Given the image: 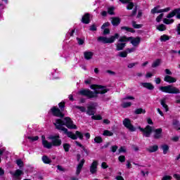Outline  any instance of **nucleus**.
<instances>
[{
    "instance_id": "1",
    "label": "nucleus",
    "mask_w": 180,
    "mask_h": 180,
    "mask_svg": "<svg viewBox=\"0 0 180 180\" xmlns=\"http://www.w3.org/2000/svg\"><path fill=\"white\" fill-rule=\"evenodd\" d=\"M53 124L56 126V129H58V130H62V131H64L65 134H66V136H68V137H69L70 139H72V140H77L78 137L80 140H82L84 139V135L79 131H77L75 134L71 131H68V129H74L75 130H77V125L74 124L72 120H71V118L68 117H65L63 120H61L60 119L56 120L53 122ZM63 126H66L68 129Z\"/></svg>"
},
{
    "instance_id": "2",
    "label": "nucleus",
    "mask_w": 180,
    "mask_h": 180,
    "mask_svg": "<svg viewBox=\"0 0 180 180\" xmlns=\"http://www.w3.org/2000/svg\"><path fill=\"white\" fill-rule=\"evenodd\" d=\"M91 89H94V92L89 90H82L79 91L80 95L87 96V98H98V94H106L109 89H107L105 86H102L96 84H92L90 86Z\"/></svg>"
},
{
    "instance_id": "3",
    "label": "nucleus",
    "mask_w": 180,
    "mask_h": 180,
    "mask_svg": "<svg viewBox=\"0 0 180 180\" xmlns=\"http://www.w3.org/2000/svg\"><path fill=\"white\" fill-rule=\"evenodd\" d=\"M48 140H51V143L49 142V141L46 140V136L44 135L41 136V141L42 146H44V148H48L50 150L51 147H60L61 146V139H60V135H50L48 136Z\"/></svg>"
},
{
    "instance_id": "4",
    "label": "nucleus",
    "mask_w": 180,
    "mask_h": 180,
    "mask_svg": "<svg viewBox=\"0 0 180 180\" xmlns=\"http://www.w3.org/2000/svg\"><path fill=\"white\" fill-rule=\"evenodd\" d=\"M174 16H176L177 19H180V8H176L169 13L167 16V18L163 19V23H165V25L174 23V19L171 18H174Z\"/></svg>"
},
{
    "instance_id": "5",
    "label": "nucleus",
    "mask_w": 180,
    "mask_h": 180,
    "mask_svg": "<svg viewBox=\"0 0 180 180\" xmlns=\"http://www.w3.org/2000/svg\"><path fill=\"white\" fill-rule=\"evenodd\" d=\"M97 106L96 103H91L88 105L87 107V115H89V116H92L91 119L94 120H101L102 117L100 115H95V108Z\"/></svg>"
},
{
    "instance_id": "6",
    "label": "nucleus",
    "mask_w": 180,
    "mask_h": 180,
    "mask_svg": "<svg viewBox=\"0 0 180 180\" xmlns=\"http://www.w3.org/2000/svg\"><path fill=\"white\" fill-rule=\"evenodd\" d=\"M116 39H119V34H115L114 36H111L108 38L106 37H98L97 40L100 43H103L104 44H110L112 43H115V40Z\"/></svg>"
},
{
    "instance_id": "7",
    "label": "nucleus",
    "mask_w": 180,
    "mask_h": 180,
    "mask_svg": "<svg viewBox=\"0 0 180 180\" xmlns=\"http://www.w3.org/2000/svg\"><path fill=\"white\" fill-rule=\"evenodd\" d=\"M120 41H131V44L134 47H136L140 44L141 39L140 37H121L120 38Z\"/></svg>"
},
{
    "instance_id": "8",
    "label": "nucleus",
    "mask_w": 180,
    "mask_h": 180,
    "mask_svg": "<svg viewBox=\"0 0 180 180\" xmlns=\"http://www.w3.org/2000/svg\"><path fill=\"white\" fill-rule=\"evenodd\" d=\"M160 91L166 94H179V89L171 85L160 86Z\"/></svg>"
},
{
    "instance_id": "9",
    "label": "nucleus",
    "mask_w": 180,
    "mask_h": 180,
    "mask_svg": "<svg viewBox=\"0 0 180 180\" xmlns=\"http://www.w3.org/2000/svg\"><path fill=\"white\" fill-rule=\"evenodd\" d=\"M138 129L142 131L145 137H150V136H151V133H153V127L150 125H147L145 129L141 128V127H139Z\"/></svg>"
},
{
    "instance_id": "10",
    "label": "nucleus",
    "mask_w": 180,
    "mask_h": 180,
    "mask_svg": "<svg viewBox=\"0 0 180 180\" xmlns=\"http://www.w3.org/2000/svg\"><path fill=\"white\" fill-rule=\"evenodd\" d=\"M123 124L129 131H136V128L131 124V121L129 119L125 118L123 121Z\"/></svg>"
},
{
    "instance_id": "11",
    "label": "nucleus",
    "mask_w": 180,
    "mask_h": 180,
    "mask_svg": "<svg viewBox=\"0 0 180 180\" xmlns=\"http://www.w3.org/2000/svg\"><path fill=\"white\" fill-rule=\"evenodd\" d=\"M51 112L53 116H56L57 117H64V114L61 113V110L57 107H53L51 109Z\"/></svg>"
},
{
    "instance_id": "12",
    "label": "nucleus",
    "mask_w": 180,
    "mask_h": 180,
    "mask_svg": "<svg viewBox=\"0 0 180 180\" xmlns=\"http://www.w3.org/2000/svg\"><path fill=\"white\" fill-rule=\"evenodd\" d=\"M99 165L98 160H94L90 165V172L91 174H96L98 172V165Z\"/></svg>"
},
{
    "instance_id": "13",
    "label": "nucleus",
    "mask_w": 180,
    "mask_h": 180,
    "mask_svg": "<svg viewBox=\"0 0 180 180\" xmlns=\"http://www.w3.org/2000/svg\"><path fill=\"white\" fill-rule=\"evenodd\" d=\"M164 81L169 84H174L176 82V78L171 77L170 75H166L164 78Z\"/></svg>"
},
{
    "instance_id": "14",
    "label": "nucleus",
    "mask_w": 180,
    "mask_h": 180,
    "mask_svg": "<svg viewBox=\"0 0 180 180\" xmlns=\"http://www.w3.org/2000/svg\"><path fill=\"white\" fill-rule=\"evenodd\" d=\"M84 164H85V160L82 159L77 167L76 174L79 175L81 174Z\"/></svg>"
},
{
    "instance_id": "15",
    "label": "nucleus",
    "mask_w": 180,
    "mask_h": 180,
    "mask_svg": "<svg viewBox=\"0 0 180 180\" xmlns=\"http://www.w3.org/2000/svg\"><path fill=\"white\" fill-rule=\"evenodd\" d=\"M15 180H20V175H23V171L20 169L15 170V172L12 174Z\"/></svg>"
},
{
    "instance_id": "16",
    "label": "nucleus",
    "mask_w": 180,
    "mask_h": 180,
    "mask_svg": "<svg viewBox=\"0 0 180 180\" xmlns=\"http://www.w3.org/2000/svg\"><path fill=\"white\" fill-rule=\"evenodd\" d=\"M126 42L127 41H120L117 44V51H120L121 50H123L124 47H126Z\"/></svg>"
},
{
    "instance_id": "17",
    "label": "nucleus",
    "mask_w": 180,
    "mask_h": 180,
    "mask_svg": "<svg viewBox=\"0 0 180 180\" xmlns=\"http://www.w3.org/2000/svg\"><path fill=\"white\" fill-rule=\"evenodd\" d=\"M154 137L155 139H161V136H162V129L159 128L156 129L154 131Z\"/></svg>"
},
{
    "instance_id": "18",
    "label": "nucleus",
    "mask_w": 180,
    "mask_h": 180,
    "mask_svg": "<svg viewBox=\"0 0 180 180\" xmlns=\"http://www.w3.org/2000/svg\"><path fill=\"white\" fill-rule=\"evenodd\" d=\"M142 86L143 88H146V89H149L150 91L154 89V86L151 83H142Z\"/></svg>"
},
{
    "instance_id": "19",
    "label": "nucleus",
    "mask_w": 180,
    "mask_h": 180,
    "mask_svg": "<svg viewBox=\"0 0 180 180\" xmlns=\"http://www.w3.org/2000/svg\"><path fill=\"white\" fill-rule=\"evenodd\" d=\"M112 22V25L113 26H117V25H119L120 23V18L115 17V18H112L111 20Z\"/></svg>"
},
{
    "instance_id": "20",
    "label": "nucleus",
    "mask_w": 180,
    "mask_h": 180,
    "mask_svg": "<svg viewBox=\"0 0 180 180\" xmlns=\"http://www.w3.org/2000/svg\"><path fill=\"white\" fill-rule=\"evenodd\" d=\"M82 22L83 23H86L88 24L89 23V13H86L82 18Z\"/></svg>"
},
{
    "instance_id": "21",
    "label": "nucleus",
    "mask_w": 180,
    "mask_h": 180,
    "mask_svg": "<svg viewBox=\"0 0 180 180\" xmlns=\"http://www.w3.org/2000/svg\"><path fill=\"white\" fill-rule=\"evenodd\" d=\"M93 56H94V53L91 51L84 52V58H86V60H91Z\"/></svg>"
},
{
    "instance_id": "22",
    "label": "nucleus",
    "mask_w": 180,
    "mask_h": 180,
    "mask_svg": "<svg viewBox=\"0 0 180 180\" xmlns=\"http://www.w3.org/2000/svg\"><path fill=\"white\" fill-rule=\"evenodd\" d=\"M158 150V146L157 145L152 146L148 148V151H149V153H155Z\"/></svg>"
},
{
    "instance_id": "23",
    "label": "nucleus",
    "mask_w": 180,
    "mask_h": 180,
    "mask_svg": "<svg viewBox=\"0 0 180 180\" xmlns=\"http://www.w3.org/2000/svg\"><path fill=\"white\" fill-rule=\"evenodd\" d=\"M150 12L151 13H153V15H155V13H161V9H160V6L154 7Z\"/></svg>"
},
{
    "instance_id": "24",
    "label": "nucleus",
    "mask_w": 180,
    "mask_h": 180,
    "mask_svg": "<svg viewBox=\"0 0 180 180\" xmlns=\"http://www.w3.org/2000/svg\"><path fill=\"white\" fill-rule=\"evenodd\" d=\"M161 148L163 151V154L165 155V154H167L168 150H169V146L167 144H163L162 145Z\"/></svg>"
},
{
    "instance_id": "25",
    "label": "nucleus",
    "mask_w": 180,
    "mask_h": 180,
    "mask_svg": "<svg viewBox=\"0 0 180 180\" xmlns=\"http://www.w3.org/2000/svg\"><path fill=\"white\" fill-rule=\"evenodd\" d=\"M160 103L165 110V112H168V105L165 103V98H163L161 100Z\"/></svg>"
},
{
    "instance_id": "26",
    "label": "nucleus",
    "mask_w": 180,
    "mask_h": 180,
    "mask_svg": "<svg viewBox=\"0 0 180 180\" xmlns=\"http://www.w3.org/2000/svg\"><path fill=\"white\" fill-rule=\"evenodd\" d=\"M134 113L136 115H141V113L144 114V113H146V110H144L143 108H138V109L135 110Z\"/></svg>"
},
{
    "instance_id": "27",
    "label": "nucleus",
    "mask_w": 180,
    "mask_h": 180,
    "mask_svg": "<svg viewBox=\"0 0 180 180\" xmlns=\"http://www.w3.org/2000/svg\"><path fill=\"white\" fill-rule=\"evenodd\" d=\"M157 29L160 32H164V30H167V27L164 24H161L157 26Z\"/></svg>"
},
{
    "instance_id": "28",
    "label": "nucleus",
    "mask_w": 180,
    "mask_h": 180,
    "mask_svg": "<svg viewBox=\"0 0 180 180\" xmlns=\"http://www.w3.org/2000/svg\"><path fill=\"white\" fill-rule=\"evenodd\" d=\"M160 64H161V60L160 59H158L153 62V63L152 64V67L153 68H155L158 67Z\"/></svg>"
},
{
    "instance_id": "29",
    "label": "nucleus",
    "mask_w": 180,
    "mask_h": 180,
    "mask_svg": "<svg viewBox=\"0 0 180 180\" xmlns=\"http://www.w3.org/2000/svg\"><path fill=\"white\" fill-rule=\"evenodd\" d=\"M42 161L44 164H50V162H51V160H50L47 156H43Z\"/></svg>"
},
{
    "instance_id": "30",
    "label": "nucleus",
    "mask_w": 180,
    "mask_h": 180,
    "mask_svg": "<svg viewBox=\"0 0 180 180\" xmlns=\"http://www.w3.org/2000/svg\"><path fill=\"white\" fill-rule=\"evenodd\" d=\"M103 136H107L108 137H111V136H113V132L109 130H104L103 133Z\"/></svg>"
},
{
    "instance_id": "31",
    "label": "nucleus",
    "mask_w": 180,
    "mask_h": 180,
    "mask_svg": "<svg viewBox=\"0 0 180 180\" xmlns=\"http://www.w3.org/2000/svg\"><path fill=\"white\" fill-rule=\"evenodd\" d=\"M63 146L65 153H68V151H70V148H71V145H70L69 143H63Z\"/></svg>"
},
{
    "instance_id": "32",
    "label": "nucleus",
    "mask_w": 180,
    "mask_h": 180,
    "mask_svg": "<svg viewBox=\"0 0 180 180\" xmlns=\"http://www.w3.org/2000/svg\"><path fill=\"white\" fill-rule=\"evenodd\" d=\"M122 30H126L127 32H130L131 33H134V30L129 27H122Z\"/></svg>"
},
{
    "instance_id": "33",
    "label": "nucleus",
    "mask_w": 180,
    "mask_h": 180,
    "mask_svg": "<svg viewBox=\"0 0 180 180\" xmlns=\"http://www.w3.org/2000/svg\"><path fill=\"white\" fill-rule=\"evenodd\" d=\"M160 40L162 41H167V40H169V37L167 34H163L160 37Z\"/></svg>"
},
{
    "instance_id": "34",
    "label": "nucleus",
    "mask_w": 180,
    "mask_h": 180,
    "mask_svg": "<svg viewBox=\"0 0 180 180\" xmlns=\"http://www.w3.org/2000/svg\"><path fill=\"white\" fill-rule=\"evenodd\" d=\"M122 106L124 108H130V106H131V102H123Z\"/></svg>"
},
{
    "instance_id": "35",
    "label": "nucleus",
    "mask_w": 180,
    "mask_h": 180,
    "mask_svg": "<svg viewBox=\"0 0 180 180\" xmlns=\"http://www.w3.org/2000/svg\"><path fill=\"white\" fill-rule=\"evenodd\" d=\"M132 26L134 29H141L143 27V25L136 24V22H132Z\"/></svg>"
},
{
    "instance_id": "36",
    "label": "nucleus",
    "mask_w": 180,
    "mask_h": 180,
    "mask_svg": "<svg viewBox=\"0 0 180 180\" xmlns=\"http://www.w3.org/2000/svg\"><path fill=\"white\" fill-rule=\"evenodd\" d=\"M94 141H95V143H102V141H103V140L102 139V137H101V136H96L94 138Z\"/></svg>"
},
{
    "instance_id": "37",
    "label": "nucleus",
    "mask_w": 180,
    "mask_h": 180,
    "mask_svg": "<svg viewBox=\"0 0 180 180\" xmlns=\"http://www.w3.org/2000/svg\"><path fill=\"white\" fill-rule=\"evenodd\" d=\"M108 12L110 15H115V8L113 6L109 7Z\"/></svg>"
},
{
    "instance_id": "38",
    "label": "nucleus",
    "mask_w": 180,
    "mask_h": 180,
    "mask_svg": "<svg viewBox=\"0 0 180 180\" xmlns=\"http://www.w3.org/2000/svg\"><path fill=\"white\" fill-rule=\"evenodd\" d=\"M15 162L20 168H22V167H23V161H22V160L18 159L15 161Z\"/></svg>"
},
{
    "instance_id": "39",
    "label": "nucleus",
    "mask_w": 180,
    "mask_h": 180,
    "mask_svg": "<svg viewBox=\"0 0 180 180\" xmlns=\"http://www.w3.org/2000/svg\"><path fill=\"white\" fill-rule=\"evenodd\" d=\"M92 81H94V78L92 77H89L87 79H86L84 81V83L86 84V85H90V84H92Z\"/></svg>"
},
{
    "instance_id": "40",
    "label": "nucleus",
    "mask_w": 180,
    "mask_h": 180,
    "mask_svg": "<svg viewBox=\"0 0 180 180\" xmlns=\"http://www.w3.org/2000/svg\"><path fill=\"white\" fill-rule=\"evenodd\" d=\"M28 140H30V141H37V140H39V136H28Z\"/></svg>"
},
{
    "instance_id": "41",
    "label": "nucleus",
    "mask_w": 180,
    "mask_h": 180,
    "mask_svg": "<svg viewBox=\"0 0 180 180\" xmlns=\"http://www.w3.org/2000/svg\"><path fill=\"white\" fill-rule=\"evenodd\" d=\"M75 108H76V109H79L81 112H86V108H85V107L76 105Z\"/></svg>"
},
{
    "instance_id": "42",
    "label": "nucleus",
    "mask_w": 180,
    "mask_h": 180,
    "mask_svg": "<svg viewBox=\"0 0 180 180\" xmlns=\"http://www.w3.org/2000/svg\"><path fill=\"white\" fill-rule=\"evenodd\" d=\"M120 57L126 58L127 57V52L126 51H121L119 53Z\"/></svg>"
},
{
    "instance_id": "43",
    "label": "nucleus",
    "mask_w": 180,
    "mask_h": 180,
    "mask_svg": "<svg viewBox=\"0 0 180 180\" xmlns=\"http://www.w3.org/2000/svg\"><path fill=\"white\" fill-rule=\"evenodd\" d=\"M134 6V4H133V2H129L128 5L127 6V9H128L129 11L133 9V7Z\"/></svg>"
},
{
    "instance_id": "44",
    "label": "nucleus",
    "mask_w": 180,
    "mask_h": 180,
    "mask_svg": "<svg viewBox=\"0 0 180 180\" xmlns=\"http://www.w3.org/2000/svg\"><path fill=\"white\" fill-rule=\"evenodd\" d=\"M171 179H172V176L169 175H165L163 176L161 180H171Z\"/></svg>"
},
{
    "instance_id": "45",
    "label": "nucleus",
    "mask_w": 180,
    "mask_h": 180,
    "mask_svg": "<svg viewBox=\"0 0 180 180\" xmlns=\"http://www.w3.org/2000/svg\"><path fill=\"white\" fill-rule=\"evenodd\" d=\"M163 16H164V14H163V13L160 14V15L156 18V21L158 22H161V20L162 19Z\"/></svg>"
},
{
    "instance_id": "46",
    "label": "nucleus",
    "mask_w": 180,
    "mask_h": 180,
    "mask_svg": "<svg viewBox=\"0 0 180 180\" xmlns=\"http://www.w3.org/2000/svg\"><path fill=\"white\" fill-rule=\"evenodd\" d=\"M134 97L131 96H127L123 98V101L129 100V101H134Z\"/></svg>"
},
{
    "instance_id": "47",
    "label": "nucleus",
    "mask_w": 180,
    "mask_h": 180,
    "mask_svg": "<svg viewBox=\"0 0 180 180\" xmlns=\"http://www.w3.org/2000/svg\"><path fill=\"white\" fill-rule=\"evenodd\" d=\"M101 168H103V169H106V168H109V165H108V164L105 162L101 163Z\"/></svg>"
},
{
    "instance_id": "48",
    "label": "nucleus",
    "mask_w": 180,
    "mask_h": 180,
    "mask_svg": "<svg viewBox=\"0 0 180 180\" xmlns=\"http://www.w3.org/2000/svg\"><path fill=\"white\" fill-rule=\"evenodd\" d=\"M118 160L120 162H124V161H126V158L124 155H121L118 158Z\"/></svg>"
},
{
    "instance_id": "49",
    "label": "nucleus",
    "mask_w": 180,
    "mask_h": 180,
    "mask_svg": "<svg viewBox=\"0 0 180 180\" xmlns=\"http://www.w3.org/2000/svg\"><path fill=\"white\" fill-rule=\"evenodd\" d=\"M77 41L78 44H79L80 46H82V44H84V39L81 38H77Z\"/></svg>"
},
{
    "instance_id": "50",
    "label": "nucleus",
    "mask_w": 180,
    "mask_h": 180,
    "mask_svg": "<svg viewBox=\"0 0 180 180\" xmlns=\"http://www.w3.org/2000/svg\"><path fill=\"white\" fill-rule=\"evenodd\" d=\"M137 64H139V63H137V62L129 63L128 65V68H133V67H135V65H137Z\"/></svg>"
},
{
    "instance_id": "51",
    "label": "nucleus",
    "mask_w": 180,
    "mask_h": 180,
    "mask_svg": "<svg viewBox=\"0 0 180 180\" xmlns=\"http://www.w3.org/2000/svg\"><path fill=\"white\" fill-rule=\"evenodd\" d=\"M118 151L119 154H120V153H126V148L124 146H122Z\"/></svg>"
},
{
    "instance_id": "52",
    "label": "nucleus",
    "mask_w": 180,
    "mask_h": 180,
    "mask_svg": "<svg viewBox=\"0 0 180 180\" xmlns=\"http://www.w3.org/2000/svg\"><path fill=\"white\" fill-rule=\"evenodd\" d=\"M110 25L109 22H105L101 26V29H107L106 27H109Z\"/></svg>"
},
{
    "instance_id": "53",
    "label": "nucleus",
    "mask_w": 180,
    "mask_h": 180,
    "mask_svg": "<svg viewBox=\"0 0 180 180\" xmlns=\"http://www.w3.org/2000/svg\"><path fill=\"white\" fill-rule=\"evenodd\" d=\"M59 108H60L61 110L64 109V107L65 106V103L61 102L58 104Z\"/></svg>"
},
{
    "instance_id": "54",
    "label": "nucleus",
    "mask_w": 180,
    "mask_h": 180,
    "mask_svg": "<svg viewBox=\"0 0 180 180\" xmlns=\"http://www.w3.org/2000/svg\"><path fill=\"white\" fill-rule=\"evenodd\" d=\"M173 178L176 180H180V174H173Z\"/></svg>"
},
{
    "instance_id": "55",
    "label": "nucleus",
    "mask_w": 180,
    "mask_h": 180,
    "mask_svg": "<svg viewBox=\"0 0 180 180\" xmlns=\"http://www.w3.org/2000/svg\"><path fill=\"white\" fill-rule=\"evenodd\" d=\"M136 51V49L134 48H131V49H127L126 50L127 53H133Z\"/></svg>"
},
{
    "instance_id": "56",
    "label": "nucleus",
    "mask_w": 180,
    "mask_h": 180,
    "mask_svg": "<svg viewBox=\"0 0 180 180\" xmlns=\"http://www.w3.org/2000/svg\"><path fill=\"white\" fill-rule=\"evenodd\" d=\"M103 30H103V34H109V33H110V31L109 30V29L105 28Z\"/></svg>"
},
{
    "instance_id": "57",
    "label": "nucleus",
    "mask_w": 180,
    "mask_h": 180,
    "mask_svg": "<svg viewBox=\"0 0 180 180\" xmlns=\"http://www.w3.org/2000/svg\"><path fill=\"white\" fill-rule=\"evenodd\" d=\"M117 150V146H114L111 147V151L112 153H116V151Z\"/></svg>"
},
{
    "instance_id": "58",
    "label": "nucleus",
    "mask_w": 180,
    "mask_h": 180,
    "mask_svg": "<svg viewBox=\"0 0 180 180\" xmlns=\"http://www.w3.org/2000/svg\"><path fill=\"white\" fill-rule=\"evenodd\" d=\"M169 11H171V8L167 7L165 9H161V13H162V12H169Z\"/></svg>"
},
{
    "instance_id": "59",
    "label": "nucleus",
    "mask_w": 180,
    "mask_h": 180,
    "mask_svg": "<svg viewBox=\"0 0 180 180\" xmlns=\"http://www.w3.org/2000/svg\"><path fill=\"white\" fill-rule=\"evenodd\" d=\"M165 74H167V75H172V72H171V70H169V69H166L165 70Z\"/></svg>"
},
{
    "instance_id": "60",
    "label": "nucleus",
    "mask_w": 180,
    "mask_h": 180,
    "mask_svg": "<svg viewBox=\"0 0 180 180\" xmlns=\"http://www.w3.org/2000/svg\"><path fill=\"white\" fill-rule=\"evenodd\" d=\"M90 30L91 32H95L96 30V26H95V25H93L90 27Z\"/></svg>"
},
{
    "instance_id": "61",
    "label": "nucleus",
    "mask_w": 180,
    "mask_h": 180,
    "mask_svg": "<svg viewBox=\"0 0 180 180\" xmlns=\"http://www.w3.org/2000/svg\"><path fill=\"white\" fill-rule=\"evenodd\" d=\"M107 74H110V75H116V72L112 71V70H107Z\"/></svg>"
},
{
    "instance_id": "62",
    "label": "nucleus",
    "mask_w": 180,
    "mask_h": 180,
    "mask_svg": "<svg viewBox=\"0 0 180 180\" xmlns=\"http://www.w3.org/2000/svg\"><path fill=\"white\" fill-rule=\"evenodd\" d=\"M172 141L176 142V141H178V140H179V136H174L172 138Z\"/></svg>"
},
{
    "instance_id": "63",
    "label": "nucleus",
    "mask_w": 180,
    "mask_h": 180,
    "mask_svg": "<svg viewBox=\"0 0 180 180\" xmlns=\"http://www.w3.org/2000/svg\"><path fill=\"white\" fill-rule=\"evenodd\" d=\"M147 122H148V124H153V120H151V118H148Z\"/></svg>"
},
{
    "instance_id": "64",
    "label": "nucleus",
    "mask_w": 180,
    "mask_h": 180,
    "mask_svg": "<svg viewBox=\"0 0 180 180\" xmlns=\"http://www.w3.org/2000/svg\"><path fill=\"white\" fill-rule=\"evenodd\" d=\"M177 34H180V24H179L177 26Z\"/></svg>"
}]
</instances>
